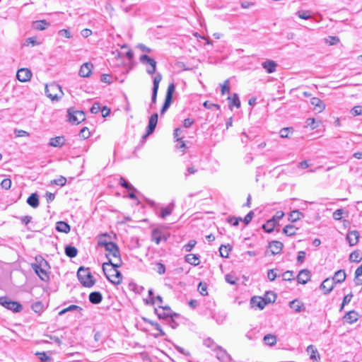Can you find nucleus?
<instances>
[{"label":"nucleus","instance_id":"obj_1","mask_svg":"<svg viewBox=\"0 0 362 362\" xmlns=\"http://www.w3.org/2000/svg\"><path fill=\"white\" fill-rule=\"evenodd\" d=\"M107 267L108 264H103V271L106 278L115 285L120 284L122 281V274L117 270L118 267Z\"/></svg>","mask_w":362,"mask_h":362},{"label":"nucleus","instance_id":"obj_2","mask_svg":"<svg viewBox=\"0 0 362 362\" xmlns=\"http://www.w3.org/2000/svg\"><path fill=\"white\" fill-rule=\"evenodd\" d=\"M77 277L80 283L85 287L90 288L95 283V280L88 271V269H86L83 267H80L78 269Z\"/></svg>","mask_w":362,"mask_h":362},{"label":"nucleus","instance_id":"obj_3","mask_svg":"<svg viewBox=\"0 0 362 362\" xmlns=\"http://www.w3.org/2000/svg\"><path fill=\"white\" fill-rule=\"evenodd\" d=\"M0 305L13 313H20L23 310V306L20 303L13 300L7 296L0 297Z\"/></svg>","mask_w":362,"mask_h":362},{"label":"nucleus","instance_id":"obj_4","mask_svg":"<svg viewBox=\"0 0 362 362\" xmlns=\"http://www.w3.org/2000/svg\"><path fill=\"white\" fill-rule=\"evenodd\" d=\"M45 92L47 97L52 100H58L63 95L60 86L54 83L46 85Z\"/></svg>","mask_w":362,"mask_h":362},{"label":"nucleus","instance_id":"obj_5","mask_svg":"<svg viewBox=\"0 0 362 362\" xmlns=\"http://www.w3.org/2000/svg\"><path fill=\"white\" fill-rule=\"evenodd\" d=\"M67 113L68 120L73 124H78L85 120L83 111L77 110L72 107L68 110Z\"/></svg>","mask_w":362,"mask_h":362},{"label":"nucleus","instance_id":"obj_6","mask_svg":"<svg viewBox=\"0 0 362 362\" xmlns=\"http://www.w3.org/2000/svg\"><path fill=\"white\" fill-rule=\"evenodd\" d=\"M158 113L155 112L151 115L148 119V124L146 128V133L142 136V139H146L149 135H151L156 127L158 123Z\"/></svg>","mask_w":362,"mask_h":362},{"label":"nucleus","instance_id":"obj_7","mask_svg":"<svg viewBox=\"0 0 362 362\" xmlns=\"http://www.w3.org/2000/svg\"><path fill=\"white\" fill-rule=\"evenodd\" d=\"M105 250L107 252L105 256L108 260L114 257H118V256L120 255L119 247L116 243L113 242L110 245H107Z\"/></svg>","mask_w":362,"mask_h":362},{"label":"nucleus","instance_id":"obj_8","mask_svg":"<svg viewBox=\"0 0 362 362\" xmlns=\"http://www.w3.org/2000/svg\"><path fill=\"white\" fill-rule=\"evenodd\" d=\"M31 267L42 281L45 282L49 281V270L42 269L37 265H31Z\"/></svg>","mask_w":362,"mask_h":362},{"label":"nucleus","instance_id":"obj_9","mask_svg":"<svg viewBox=\"0 0 362 362\" xmlns=\"http://www.w3.org/2000/svg\"><path fill=\"white\" fill-rule=\"evenodd\" d=\"M32 76V72L27 68L18 69L16 74V78L21 82H26L30 81Z\"/></svg>","mask_w":362,"mask_h":362},{"label":"nucleus","instance_id":"obj_10","mask_svg":"<svg viewBox=\"0 0 362 362\" xmlns=\"http://www.w3.org/2000/svg\"><path fill=\"white\" fill-rule=\"evenodd\" d=\"M311 277L310 272L308 269H302L299 272L297 276V281L298 284H305L310 281Z\"/></svg>","mask_w":362,"mask_h":362},{"label":"nucleus","instance_id":"obj_11","mask_svg":"<svg viewBox=\"0 0 362 362\" xmlns=\"http://www.w3.org/2000/svg\"><path fill=\"white\" fill-rule=\"evenodd\" d=\"M359 237L360 235L358 230H351L346 235V240L350 246H354L358 243Z\"/></svg>","mask_w":362,"mask_h":362},{"label":"nucleus","instance_id":"obj_12","mask_svg":"<svg viewBox=\"0 0 362 362\" xmlns=\"http://www.w3.org/2000/svg\"><path fill=\"white\" fill-rule=\"evenodd\" d=\"M307 353L310 356V359L313 361L319 362L320 356L318 353L317 348L313 345H310L307 347Z\"/></svg>","mask_w":362,"mask_h":362},{"label":"nucleus","instance_id":"obj_13","mask_svg":"<svg viewBox=\"0 0 362 362\" xmlns=\"http://www.w3.org/2000/svg\"><path fill=\"white\" fill-rule=\"evenodd\" d=\"M93 65L90 62L84 63L79 70V76L81 77H88L91 74Z\"/></svg>","mask_w":362,"mask_h":362},{"label":"nucleus","instance_id":"obj_14","mask_svg":"<svg viewBox=\"0 0 362 362\" xmlns=\"http://www.w3.org/2000/svg\"><path fill=\"white\" fill-rule=\"evenodd\" d=\"M250 305L252 308L262 310L266 306V303L262 297L254 296L250 299Z\"/></svg>","mask_w":362,"mask_h":362},{"label":"nucleus","instance_id":"obj_15","mask_svg":"<svg viewBox=\"0 0 362 362\" xmlns=\"http://www.w3.org/2000/svg\"><path fill=\"white\" fill-rule=\"evenodd\" d=\"M284 245L278 240H273L269 243V247L271 249L272 255H278L282 251Z\"/></svg>","mask_w":362,"mask_h":362},{"label":"nucleus","instance_id":"obj_16","mask_svg":"<svg viewBox=\"0 0 362 362\" xmlns=\"http://www.w3.org/2000/svg\"><path fill=\"white\" fill-rule=\"evenodd\" d=\"M262 66L268 74H272L276 71L277 64L273 60L267 59L262 62Z\"/></svg>","mask_w":362,"mask_h":362},{"label":"nucleus","instance_id":"obj_17","mask_svg":"<svg viewBox=\"0 0 362 362\" xmlns=\"http://www.w3.org/2000/svg\"><path fill=\"white\" fill-rule=\"evenodd\" d=\"M334 284L329 278L325 279L320 285V289L325 291V294L329 293L334 289Z\"/></svg>","mask_w":362,"mask_h":362},{"label":"nucleus","instance_id":"obj_18","mask_svg":"<svg viewBox=\"0 0 362 362\" xmlns=\"http://www.w3.org/2000/svg\"><path fill=\"white\" fill-rule=\"evenodd\" d=\"M66 139L64 136H59L51 138L49 141V146L60 148L65 144Z\"/></svg>","mask_w":362,"mask_h":362},{"label":"nucleus","instance_id":"obj_19","mask_svg":"<svg viewBox=\"0 0 362 362\" xmlns=\"http://www.w3.org/2000/svg\"><path fill=\"white\" fill-rule=\"evenodd\" d=\"M346 276V275L345 271L344 269H339L334 273V276L331 280L334 284H341L345 281Z\"/></svg>","mask_w":362,"mask_h":362},{"label":"nucleus","instance_id":"obj_20","mask_svg":"<svg viewBox=\"0 0 362 362\" xmlns=\"http://www.w3.org/2000/svg\"><path fill=\"white\" fill-rule=\"evenodd\" d=\"M216 354V358L223 362H226L230 359V355L223 349L220 346L214 351Z\"/></svg>","mask_w":362,"mask_h":362},{"label":"nucleus","instance_id":"obj_21","mask_svg":"<svg viewBox=\"0 0 362 362\" xmlns=\"http://www.w3.org/2000/svg\"><path fill=\"white\" fill-rule=\"evenodd\" d=\"M50 25V23L45 20L35 21L32 23L33 28L37 30H44Z\"/></svg>","mask_w":362,"mask_h":362},{"label":"nucleus","instance_id":"obj_22","mask_svg":"<svg viewBox=\"0 0 362 362\" xmlns=\"http://www.w3.org/2000/svg\"><path fill=\"white\" fill-rule=\"evenodd\" d=\"M358 318V314L355 310H351L346 313V315L344 316V322L352 324L357 321Z\"/></svg>","mask_w":362,"mask_h":362},{"label":"nucleus","instance_id":"obj_23","mask_svg":"<svg viewBox=\"0 0 362 362\" xmlns=\"http://www.w3.org/2000/svg\"><path fill=\"white\" fill-rule=\"evenodd\" d=\"M310 103L314 106V110L318 112H321L325 107L323 101L318 98H312Z\"/></svg>","mask_w":362,"mask_h":362},{"label":"nucleus","instance_id":"obj_24","mask_svg":"<svg viewBox=\"0 0 362 362\" xmlns=\"http://www.w3.org/2000/svg\"><path fill=\"white\" fill-rule=\"evenodd\" d=\"M35 263H32L31 265H37L42 269H45L47 270L50 269V266L47 260H45L42 257L39 256L35 257Z\"/></svg>","mask_w":362,"mask_h":362},{"label":"nucleus","instance_id":"obj_25","mask_svg":"<svg viewBox=\"0 0 362 362\" xmlns=\"http://www.w3.org/2000/svg\"><path fill=\"white\" fill-rule=\"evenodd\" d=\"M89 301L93 304H98L103 300V296L99 291H93L89 294Z\"/></svg>","mask_w":362,"mask_h":362},{"label":"nucleus","instance_id":"obj_26","mask_svg":"<svg viewBox=\"0 0 362 362\" xmlns=\"http://www.w3.org/2000/svg\"><path fill=\"white\" fill-rule=\"evenodd\" d=\"M27 203L31 207L35 209L39 206V197L37 193L31 194L27 199Z\"/></svg>","mask_w":362,"mask_h":362},{"label":"nucleus","instance_id":"obj_27","mask_svg":"<svg viewBox=\"0 0 362 362\" xmlns=\"http://www.w3.org/2000/svg\"><path fill=\"white\" fill-rule=\"evenodd\" d=\"M108 238L110 237L107 233H103L99 235L98 238V245L100 247H104L105 249L107 245H109L112 243L107 240Z\"/></svg>","mask_w":362,"mask_h":362},{"label":"nucleus","instance_id":"obj_28","mask_svg":"<svg viewBox=\"0 0 362 362\" xmlns=\"http://www.w3.org/2000/svg\"><path fill=\"white\" fill-rule=\"evenodd\" d=\"M185 261L193 265L197 266L199 264V255L194 254H189L185 256Z\"/></svg>","mask_w":362,"mask_h":362},{"label":"nucleus","instance_id":"obj_29","mask_svg":"<svg viewBox=\"0 0 362 362\" xmlns=\"http://www.w3.org/2000/svg\"><path fill=\"white\" fill-rule=\"evenodd\" d=\"M56 230L59 232L64 233H69L71 228L70 226L65 221H58L56 225Z\"/></svg>","mask_w":362,"mask_h":362},{"label":"nucleus","instance_id":"obj_30","mask_svg":"<svg viewBox=\"0 0 362 362\" xmlns=\"http://www.w3.org/2000/svg\"><path fill=\"white\" fill-rule=\"evenodd\" d=\"M276 224L277 223L275 222L274 219L271 218L266 223L263 224L262 228L265 232L270 233L274 230Z\"/></svg>","mask_w":362,"mask_h":362},{"label":"nucleus","instance_id":"obj_31","mask_svg":"<svg viewBox=\"0 0 362 362\" xmlns=\"http://www.w3.org/2000/svg\"><path fill=\"white\" fill-rule=\"evenodd\" d=\"M304 217V214L299 210H293L289 214L288 220L291 222H296Z\"/></svg>","mask_w":362,"mask_h":362},{"label":"nucleus","instance_id":"obj_32","mask_svg":"<svg viewBox=\"0 0 362 362\" xmlns=\"http://www.w3.org/2000/svg\"><path fill=\"white\" fill-rule=\"evenodd\" d=\"M113 259H110L107 262H104L103 264H108V267H120L122 264L120 255L118 257H114Z\"/></svg>","mask_w":362,"mask_h":362},{"label":"nucleus","instance_id":"obj_33","mask_svg":"<svg viewBox=\"0 0 362 362\" xmlns=\"http://www.w3.org/2000/svg\"><path fill=\"white\" fill-rule=\"evenodd\" d=\"M228 99L230 100L229 103L230 108L232 106H235L238 108L240 107V101L237 93H233V95L231 97H228Z\"/></svg>","mask_w":362,"mask_h":362},{"label":"nucleus","instance_id":"obj_34","mask_svg":"<svg viewBox=\"0 0 362 362\" xmlns=\"http://www.w3.org/2000/svg\"><path fill=\"white\" fill-rule=\"evenodd\" d=\"M266 303V305L274 303L276 299V295L272 291H267L264 296L262 298Z\"/></svg>","mask_w":362,"mask_h":362},{"label":"nucleus","instance_id":"obj_35","mask_svg":"<svg viewBox=\"0 0 362 362\" xmlns=\"http://www.w3.org/2000/svg\"><path fill=\"white\" fill-rule=\"evenodd\" d=\"M173 209V204H170L166 207L161 208L160 216L165 218L166 216L171 214Z\"/></svg>","mask_w":362,"mask_h":362},{"label":"nucleus","instance_id":"obj_36","mask_svg":"<svg viewBox=\"0 0 362 362\" xmlns=\"http://www.w3.org/2000/svg\"><path fill=\"white\" fill-rule=\"evenodd\" d=\"M77 249L71 245H67L65 247V254L69 257L73 258L77 255Z\"/></svg>","mask_w":362,"mask_h":362},{"label":"nucleus","instance_id":"obj_37","mask_svg":"<svg viewBox=\"0 0 362 362\" xmlns=\"http://www.w3.org/2000/svg\"><path fill=\"white\" fill-rule=\"evenodd\" d=\"M355 284L359 286L362 284V264L355 271Z\"/></svg>","mask_w":362,"mask_h":362},{"label":"nucleus","instance_id":"obj_38","mask_svg":"<svg viewBox=\"0 0 362 362\" xmlns=\"http://www.w3.org/2000/svg\"><path fill=\"white\" fill-rule=\"evenodd\" d=\"M152 240L158 245L162 240V232L159 229H154L152 231Z\"/></svg>","mask_w":362,"mask_h":362},{"label":"nucleus","instance_id":"obj_39","mask_svg":"<svg viewBox=\"0 0 362 362\" xmlns=\"http://www.w3.org/2000/svg\"><path fill=\"white\" fill-rule=\"evenodd\" d=\"M232 250V247L230 245H221L219 247V252L222 257H228L229 255V251Z\"/></svg>","mask_w":362,"mask_h":362},{"label":"nucleus","instance_id":"obj_40","mask_svg":"<svg viewBox=\"0 0 362 362\" xmlns=\"http://www.w3.org/2000/svg\"><path fill=\"white\" fill-rule=\"evenodd\" d=\"M140 62L144 64H149L150 66L156 65V62L146 54H143L140 57Z\"/></svg>","mask_w":362,"mask_h":362},{"label":"nucleus","instance_id":"obj_41","mask_svg":"<svg viewBox=\"0 0 362 362\" xmlns=\"http://www.w3.org/2000/svg\"><path fill=\"white\" fill-rule=\"evenodd\" d=\"M296 229L293 225H287L283 228V233L288 236H292L296 234Z\"/></svg>","mask_w":362,"mask_h":362},{"label":"nucleus","instance_id":"obj_42","mask_svg":"<svg viewBox=\"0 0 362 362\" xmlns=\"http://www.w3.org/2000/svg\"><path fill=\"white\" fill-rule=\"evenodd\" d=\"M119 184L121 186L129 191H136V188L122 177H121L119 179Z\"/></svg>","mask_w":362,"mask_h":362},{"label":"nucleus","instance_id":"obj_43","mask_svg":"<svg viewBox=\"0 0 362 362\" xmlns=\"http://www.w3.org/2000/svg\"><path fill=\"white\" fill-rule=\"evenodd\" d=\"M362 259L360 252L357 250L352 252L349 255V260L353 262H359Z\"/></svg>","mask_w":362,"mask_h":362},{"label":"nucleus","instance_id":"obj_44","mask_svg":"<svg viewBox=\"0 0 362 362\" xmlns=\"http://www.w3.org/2000/svg\"><path fill=\"white\" fill-rule=\"evenodd\" d=\"M156 314L158 315L160 319H165L167 320L172 315V313H168L166 311H163L161 309H155Z\"/></svg>","mask_w":362,"mask_h":362},{"label":"nucleus","instance_id":"obj_45","mask_svg":"<svg viewBox=\"0 0 362 362\" xmlns=\"http://www.w3.org/2000/svg\"><path fill=\"white\" fill-rule=\"evenodd\" d=\"M162 80V75L158 73L153 78L152 90H158L159 83Z\"/></svg>","mask_w":362,"mask_h":362},{"label":"nucleus","instance_id":"obj_46","mask_svg":"<svg viewBox=\"0 0 362 362\" xmlns=\"http://www.w3.org/2000/svg\"><path fill=\"white\" fill-rule=\"evenodd\" d=\"M31 308L35 313H40L43 310L44 305L42 302L37 301L32 304Z\"/></svg>","mask_w":362,"mask_h":362},{"label":"nucleus","instance_id":"obj_47","mask_svg":"<svg viewBox=\"0 0 362 362\" xmlns=\"http://www.w3.org/2000/svg\"><path fill=\"white\" fill-rule=\"evenodd\" d=\"M172 100H173L172 99H169L167 98H165L164 103L163 105V107L160 109L161 115H163L168 110V109L170 107V106L172 103Z\"/></svg>","mask_w":362,"mask_h":362},{"label":"nucleus","instance_id":"obj_48","mask_svg":"<svg viewBox=\"0 0 362 362\" xmlns=\"http://www.w3.org/2000/svg\"><path fill=\"white\" fill-rule=\"evenodd\" d=\"M175 90V84L173 83H170L168 87V89H167L165 98L173 100V95Z\"/></svg>","mask_w":362,"mask_h":362},{"label":"nucleus","instance_id":"obj_49","mask_svg":"<svg viewBox=\"0 0 362 362\" xmlns=\"http://www.w3.org/2000/svg\"><path fill=\"white\" fill-rule=\"evenodd\" d=\"M227 221L230 223L233 226H238L240 221H242V218L240 217H235V216H229L227 218Z\"/></svg>","mask_w":362,"mask_h":362},{"label":"nucleus","instance_id":"obj_50","mask_svg":"<svg viewBox=\"0 0 362 362\" xmlns=\"http://www.w3.org/2000/svg\"><path fill=\"white\" fill-rule=\"evenodd\" d=\"M226 281L231 285H235L238 281V278L231 274L225 276Z\"/></svg>","mask_w":362,"mask_h":362},{"label":"nucleus","instance_id":"obj_51","mask_svg":"<svg viewBox=\"0 0 362 362\" xmlns=\"http://www.w3.org/2000/svg\"><path fill=\"white\" fill-rule=\"evenodd\" d=\"M179 315L177 313H173L166 321L168 322V325L173 328L175 329L178 326V323L175 322V320L173 319V317H177Z\"/></svg>","mask_w":362,"mask_h":362},{"label":"nucleus","instance_id":"obj_52","mask_svg":"<svg viewBox=\"0 0 362 362\" xmlns=\"http://www.w3.org/2000/svg\"><path fill=\"white\" fill-rule=\"evenodd\" d=\"M198 291L202 296H206L207 293V285L206 283L200 282L198 286Z\"/></svg>","mask_w":362,"mask_h":362},{"label":"nucleus","instance_id":"obj_53","mask_svg":"<svg viewBox=\"0 0 362 362\" xmlns=\"http://www.w3.org/2000/svg\"><path fill=\"white\" fill-rule=\"evenodd\" d=\"M298 16L301 19L308 20L310 18L311 16L308 11H299L297 13Z\"/></svg>","mask_w":362,"mask_h":362},{"label":"nucleus","instance_id":"obj_54","mask_svg":"<svg viewBox=\"0 0 362 362\" xmlns=\"http://www.w3.org/2000/svg\"><path fill=\"white\" fill-rule=\"evenodd\" d=\"M290 307L293 309L296 312H300L301 306L300 303L297 300H293L290 303Z\"/></svg>","mask_w":362,"mask_h":362},{"label":"nucleus","instance_id":"obj_55","mask_svg":"<svg viewBox=\"0 0 362 362\" xmlns=\"http://www.w3.org/2000/svg\"><path fill=\"white\" fill-rule=\"evenodd\" d=\"M58 35L62 37H64L66 38L70 39L72 37V35L71 34L69 29H62L59 30Z\"/></svg>","mask_w":362,"mask_h":362},{"label":"nucleus","instance_id":"obj_56","mask_svg":"<svg viewBox=\"0 0 362 362\" xmlns=\"http://www.w3.org/2000/svg\"><path fill=\"white\" fill-rule=\"evenodd\" d=\"M90 135V132L87 127H83L79 132V136L84 139H88Z\"/></svg>","mask_w":362,"mask_h":362},{"label":"nucleus","instance_id":"obj_57","mask_svg":"<svg viewBox=\"0 0 362 362\" xmlns=\"http://www.w3.org/2000/svg\"><path fill=\"white\" fill-rule=\"evenodd\" d=\"M1 186L3 189H8L11 186V180L9 178L4 179L1 182Z\"/></svg>","mask_w":362,"mask_h":362},{"label":"nucleus","instance_id":"obj_58","mask_svg":"<svg viewBox=\"0 0 362 362\" xmlns=\"http://www.w3.org/2000/svg\"><path fill=\"white\" fill-rule=\"evenodd\" d=\"M293 129L292 128H289V127H287V128H283L280 130V136L281 138H288V134L292 132Z\"/></svg>","mask_w":362,"mask_h":362},{"label":"nucleus","instance_id":"obj_59","mask_svg":"<svg viewBox=\"0 0 362 362\" xmlns=\"http://www.w3.org/2000/svg\"><path fill=\"white\" fill-rule=\"evenodd\" d=\"M282 276L284 281H291L293 279V272L286 271L282 274Z\"/></svg>","mask_w":362,"mask_h":362},{"label":"nucleus","instance_id":"obj_60","mask_svg":"<svg viewBox=\"0 0 362 362\" xmlns=\"http://www.w3.org/2000/svg\"><path fill=\"white\" fill-rule=\"evenodd\" d=\"M204 345L214 351L219 346L214 341H204Z\"/></svg>","mask_w":362,"mask_h":362},{"label":"nucleus","instance_id":"obj_61","mask_svg":"<svg viewBox=\"0 0 362 362\" xmlns=\"http://www.w3.org/2000/svg\"><path fill=\"white\" fill-rule=\"evenodd\" d=\"M197 242L194 240H191L184 246L186 252H190L192 248L195 246Z\"/></svg>","mask_w":362,"mask_h":362},{"label":"nucleus","instance_id":"obj_62","mask_svg":"<svg viewBox=\"0 0 362 362\" xmlns=\"http://www.w3.org/2000/svg\"><path fill=\"white\" fill-rule=\"evenodd\" d=\"M254 216V212L252 211H250L243 219H242V221L245 223V225H247L250 223V222L252 221V218Z\"/></svg>","mask_w":362,"mask_h":362},{"label":"nucleus","instance_id":"obj_63","mask_svg":"<svg viewBox=\"0 0 362 362\" xmlns=\"http://www.w3.org/2000/svg\"><path fill=\"white\" fill-rule=\"evenodd\" d=\"M351 114L354 116H358L362 115V107L361 106H355L351 110Z\"/></svg>","mask_w":362,"mask_h":362},{"label":"nucleus","instance_id":"obj_64","mask_svg":"<svg viewBox=\"0 0 362 362\" xmlns=\"http://www.w3.org/2000/svg\"><path fill=\"white\" fill-rule=\"evenodd\" d=\"M36 354L42 362H47L51 360L50 357L47 356L45 352L37 353Z\"/></svg>","mask_w":362,"mask_h":362}]
</instances>
